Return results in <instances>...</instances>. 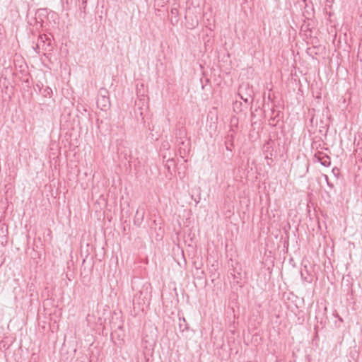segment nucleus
<instances>
[{
	"label": "nucleus",
	"instance_id": "nucleus-1",
	"mask_svg": "<svg viewBox=\"0 0 362 362\" xmlns=\"http://www.w3.org/2000/svg\"><path fill=\"white\" fill-rule=\"evenodd\" d=\"M137 96L138 100L135 101L136 108L134 109V113L137 117L139 115L141 117L143 115L142 110L144 107H147L146 95L144 94H140V90L137 87Z\"/></svg>",
	"mask_w": 362,
	"mask_h": 362
},
{
	"label": "nucleus",
	"instance_id": "nucleus-2",
	"mask_svg": "<svg viewBox=\"0 0 362 362\" xmlns=\"http://www.w3.org/2000/svg\"><path fill=\"white\" fill-rule=\"evenodd\" d=\"M238 95L246 103L249 102L250 99L253 100V91L247 83L239 86Z\"/></svg>",
	"mask_w": 362,
	"mask_h": 362
},
{
	"label": "nucleus",
	"instance_id": "nucleus-3",
	"mask_svg": "<svg viewBox=\"0 0 362 362\" xmlns=\"http://www.w3.org/2000/svg\"><path fill=\"white\" fill-rule=\"evenodd\" d=\"M176 144L178 146V151L180 156L184 158H185L190 151L191 142L189 139L184 140H178L176 141Z\"/></svg>",
	"mask_w": 362,
	"mask_h": 362
},
{
	"label": "nucleus",
	"instance_id": "nucleus-4",
	"mask_svg": "<svg viewBox=\"0 0 362 362\" xmlns=\"http://www.w3.org/2000/svg\"><path fill=\"white\" fill-rule=\"evenodd\" d=\"M235 136V130L230 127V130L228 131L227 135L225 136V146L226 150L232 152L233 149L234 148V139Z\"/></svg>",
	"mask_w": 362,
	"mask_h": 362
},
{
	"label": "nucleus",
	"instance_id": "nucleus-5",
	"mask_svg": "<svg viewBox=\"0 0 362 362\" xmlns=\"http://www.w3.org/2000/svg\"><path fill=\"white\" fill-rule=\"evenodd\" d=\"M42 50L45 52H50L53 49V45L49 37L46 35H40Z\"/></svg>",
	"mask_w": 362,
	"mask_h": 362
},
{
	"label": "nucleus",
	"instance_id": "nucleus-6",
	"mask_svg": "<svg viewBox=\"0 0 362 362\" xmlns=\"http://www.w3.org/2000/svg\"><path fill=\"white\" fill-rule=\"evenodd\" d=\"M314 158L316 161L320 162L325 167H329L331 165L330 157L323 152L316 153Z\"/></svg>",
	"mask_w": 362,
	"mask_h": 362
},
{
	"label": "nucleus",
	"instance_id": "nucleus-7",
	"mask_svg": "<svg viewBox=\"0 0 362 362\" xmlns=\"http://www.w3.org/2000/svg\"><path fill=\"white\" fill-rule=\"evenodd\" d=\"M273 144L274 141L270 139L263 146V152L265 155V159L271 160L272 161L273 156Z\"/></svg>",
	"mask_w": 362,
	"mask_h": 362
},
{
	"label": "nucleus",
	"instance_id": "nucleus-8",
	"mask_svg": "<svg viewBox=\"0 0 362 362\" xmlns=\"http://www.w3.org/2000/svg\"><path fill=\"white\" fill-rule=\"evenodd\" d=\"M97 105L103 111H106L110 106V101L108 96L103 95L97 100Z\"/></svg>",
	"mask_w": 362,
	"mask_h": 362
},
{
	"label": "nucleus",
	"instance_id": "nucleus-9",
	"mask_svg": "<svg viewBox=\"0 0 362 362\" xmlns=\"http://www.w3.org/2000/svg\"><path fill=\"white\" fill-rule=\"evenodd\" d=\"M144 217V209H137L134 218V223L137 226H140Z\"/></svg>",
	"mask_w": 362,
	"mask_h": 362
},
{
	"label": "nucleus",
	"instance_id": "nucleus-10",
	"mask_svg": "<svg viewBox=\"0 0 362 362\" xmlns=\"http://www.w3.org/2000/svg\"><path fill=\"white\" fill-rule=\"evenodd\" d=\"M187 131L185 128L180 127L177 129L175 132V142L178 141V140H184L187 139Z\"/></svg>",
	"mask_w": 362,
	"mask_h": 362
},
{
	"label": "nucleus",
	"instance_id": "nucleus-11",
	"mask_svg": "<svg viewBox=\"0 0 362 362\" xmlns=\"http://www.w3.org/2000/svg\"><path fill=\"white\" fill-rule=\"evenodd\" d=\"M147 290H148V287H146V291H139V293L134 296V298L133 301L134 302L136 298H139V299H140L141 298V296H143L142 300L144 303L145 299H146L147 296H148Z\"/></svg>",
	"mask_w": 362,
	"mask_h": 362
},
{
	"label": "nucleus",
	"instance_id": "nucleus-12",
	"mask_svg": "<svg viewBox=\"0 0 362 362\" xmlns=\"http://www.w3.org/2000/svg\"><path fill=\"white\" fill-rule=\"evenodd\" d=\"M19 68V72L23 76H27V75H29V73L27 70V66L25 64H21L18 66Z\"/></svg>",
	"mask_w": 362,
	"mask_h": 362
},
{
	"label": "nucleus",
	"instance_id": "nucleus-13",
	"mask_svg": "<svg viewBox=\"0 0 362 362\" xmlns=\"http://www.w3.org/2000/svg\"><path fill=\"white\" fill-rule=\"evenodd\" d=\"M272 119H276V122H279L280 111H276L274 109H272Z\"/></svg>",
	"mask_w": 362,
	"mask_h": 362
},
{
	"label": "nucleus",
	"instance_id": "nucleus-14",
	"mask_svg": "<svg viewBox=\"0 0 362 362\" xmlns=\"http://www.w3.org/2000/svg\"><path fill=\"white\" fill-rule=\"evenodd\" d=\"M231 127L234 129L238 127V119L237 117H232L230 119Z\"/></svg>",
	"mask_w": 362,
	"mask_h": 362
},
{
	"label": "nucleus",
	"instance_id": "nucleus-15",
	"mask_svg": "<svg viewBox=\"0 0 362 362\" xmlns=\"http://www.w3.org/2000/svg\"><path fill=\"white\" fill-rule=\"evenodd\" d=\"M20 79L25 83L28 84V86L30 84V77L29 75H27V76H21Z\"/></svg>",
	"mask_w": 362,
	"mask_h": 362
},
{
	"label": "nucleus",
	"instance_id": "nucleus-16",
	"mask_svg": "<svg viewBox=\"0 0 362 362\" xmlns=\"http://www.w3.org/2000/svg\"><path fill=\"white\" fill-rule=\"evenodd\" d=\"M35 52L37 53H40V49H42V47H41V43H40V37L38 38V42L36 45V47L34 48Z\"/></svg>",
	"mask_w": 362,
	"mask_h": 362
},
{
	"label": "nucleus",
	"instance_id": "nucleus-17",
	"mask_svg": "<svg viewBox=\"0 0 362 362\" xmlns=\"http://www.w3.org/2000/svg\"><path fill=\"white\" fill-rule=\"evenodd\" d=\"M170 13L172 15L175 16V18L177 17L179 11L177 8H172Z\"/></svg>",
	"mask_w": 362,
	"mask_h": 362
},
{
	"label": "nucleus",
	"instance_id": "nucleus-18",
	"mask_svg": "<svg viewBox=\"0 0 362 362\" xmlns=\"http://www.w3.org/2000/svg\"><path fill=\"white\" fill-rule=\"evenodd\" d=\"M325 180H326L327 184L329 187V188L330 189H334V185L332 182H329L327 175H325Z\"/></svg>",
	"mask_w": 362,
	"mask_h": 362
},
{
	"label": "nucleus",
	"instance_id": "nucleus-19",
	"mask_svg": "<svg viewBox=\"0 0 362 362\" xmlns=\"http://www.w3.org/2000/svg\"><path fill=\"white\" fill-rule=\"evenodd\" d=\"M103 95H105L106 96L108 95V91L107 89L105 88H102L100 90V97Z\"/></svg>",
	"mask_w": 362,
	"mask_h": 362
},
{
	"label": "nucleus",
	"instance_id": "nucleus-20",
	"mask_svg": "<svg viewBox=\"0 0 362 362\" xmlns=\"http://www.w3.org/2000/svg\"><path fill=\"white\" fill-rule=\"evenodd\" d=\"M275 122H276V119H272V117H271L269 119V124L275 127L276 126Z\"/></svg>",
	"mask_w": 362,
	"mask_h": 362
},
{
	"label": "nucleus",
	"instance_id": "nucleus-21",
	"mask_svg": "<svg viewBox=\"0 0 362 362\" xmlns=\"http://www.w3.org/2000/svg\"><path fill=\"white\" fill-rule=\"evenodd\" d=\"M162 146L165 149H168V148H170V145H169V144L168 142L163 143Z\"/></svg>",
	"mask_w": 362,
	"mask_h": 362
},
{
	"label": "nucleus",
	"instance_id": "nucleus-22",
	"mask_svg": "<svg viewBox=\"0 0 362 362\" xmlns=\"http://www.w3.org/2000/svg\"><path fill=\"white\" fill-rule=\"evenodd\" d=\"M52 89H51V88H47L46 89H45V93H46V94L49 95V94H50V93H52Z\"/></svg>",
	"mask_w": 362,
	"mask_h": 362
},
{
	"label": "nucleus",
	"instance_id": "nucleus-23",
	"mask_svg": "<svg viewBox=\"0 0 362 362\" xmlns=\"http://www.w3.org/2000/svg\"><path fill=\"white\" fill-rule=\"evenodd\" d=\"M241 105H242V103L240 102V103L235 102L234 104V107H237V105L241 106Z\"/></svg>",
	"mask_w": 362,
	"mask_h": 362
},
{
	"label": "nucleus",
	"instance_id": "nucleus-24",
	"mask_svg": "<svg viewBox=\"0 0 362 362\" xmlns=\"http://www.w3.org/2000/svg\"><path fill=\"white\" fill-rule=\"evenodd\" d=\"M167 163H174V160H173V158H168V159L167 160Z\"/></svg>",
	"mask_w": 362,
	"mask_h": 362
},
{
	"label": "nucleus",
	"instance_id": "nucleus-25",
	"mask_svg": "<svg viewBox=\"0 0 362 362\" xmlns=\"http://www.w3.org/2000/svg\"><path fill=\"white\" fill-rule=\"evenodd\" d=\"M161 1L162 4H166L168 1V0H161Z\"/></svg>",
	"mask_w": 362,
	"mask_h": 362
},
{
	"label": "nucleus",
	"instance_id": "nucleus-26",
	"mask_svg": "<svg viewBox=\"0 0 362 362\" xmlns=\"http://www.w3.org/2000/svg\"><path fill=\"white\" fill-rule=\"evenodd\" d=\"M82 3H83V4H86V0H82Z\"/></svg>",
	"mask_w": 362,
	"mask_h": 362
},
{
	"label": "nucleus",
	"instance_id": "nucleus-27",
	"mask_svg": "<svg viewBox=\"0 0 362 362\" xmlns=\"http://www.w3.org/2000/svg\"><path fill=\"white\" fill-rule=\"evenodd\" d=\"M144 117L142 116L141 117V120L143 121V122H145V120H144Z\"/></svg>",
	"mask_w": 362,
	"mask_h": 362
},
{
	"label": "nucleus",
	"instance_id": "nucleus-28",
	"mask_svg": "<svg viewBox=\"0 0 362 362\" xmlns=\"http://www.w3.org/2000/svg\"><path fill=\"white\" fill-rule=\"evenodd\" d=\"M166 166L168 167V169H170V165L168 164H166Z\"/></svg>",
	"mask_w": 362,
	"mask_h": 362
},
{
	"label": "nucleus",
	"instance_id": "nucleus-29",
	"mask_svg": "<svg viewBox=\"0 0 362 362\" xmlns=\"http://www.w3.org/2000/svg\"><path fill=\"white\" fill-rule=\"evenodd\" d=\"M183 326V324H180V327L181 328Z\"/></svg>",
	"mask_w": 362,
	"mask_h": 362
},
{
	"label": "nucleus",
	"instance_id": "nucleus-30",
	"mask_svg": "<svg viewBox=\"0 0 362 362\" xmlns=\"http://www.w3.org/2000/svg\"><path fill=\"white\" fill-rule=\"evenodd\" d=\"M183 326V324H180V327L181 328Z\"/></svg>",
	"mask_w": 362,
	"mask_h": 362
},
{
	"label": "nucleus",
	"instance_id": "nucleus-31",
	"mask_svg": "<svg viewBox=\"0 0 362 362\" xmlns=\"http://www.w3.org/2000/svg\"><path fill=\"white\" fill-rule=\"evenodd\" d=\"M310 50H311V48H308V52Z\"/></svg>",
	"mask_w": 362,
	"mask_h": 362
}]
</instances>
